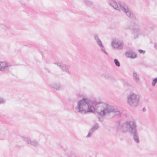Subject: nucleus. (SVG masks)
I'll return each instance as SVG.
<instances>
[{
  "label": "nucleus",
  "mask_w": 157,
  "mask_h": 157,
  "mask_svg": "<svg viewBox=\"0 0 157 157\" xmlns=\"http://www.w3.org/2000/svg\"><path fill=\"white\" fill-rule=\"evenodd\" d=\"M90 100L87 98H83L78 101L77 105L75 109L77 113L82 114H85L89 113H94L95 110L94 106L101 107L100 111H98L97 113L99 121L102 122L104 118L107 114L111 113H114L119 116H121L120 111L117 109H114L112 107L105 103H102L101 101H91L92 105L90 104Z\"/></svg>",
  "instance_id": "nucleus-1"
},
{
  "label": "nucleus",
  "mask_w": 157,
  "mask_h": 157,
  "mask_svg": "<svg viewBox=\"0 0 157 157\" xmlns=\"http://www.w3.org/2000/svg\"><path fill=\"white\" fill-rule=\"evenodd\" d=\"M117 128L118 130L123 133L128 132L130 136L132 137L135 142L137 143L140 142L137 125L134 121H126L124 123L119 124Z\"/></svg>",
  "instance_id": "nucleus-2"
},
{
  "label": "nucleus",
  "mask_w": 157,
  "mask_h": 157,
  "mask_svg": "<svg viewBox=\"0 0 157 157\" xmlns=\"http://www.w3.org/2000/svg\"><path fill=\"white\" fill-rule=\"evenodd\" d=\"M109 4L114 9L120 11V9L124 12L126 15L130 19L135 20L136 17L134 14L129 10L127 6L123 3H120L118 5L115 0H109Z\"/></svg>",
  "instance_id": "nucleus-3"
},
{
  "label": "nucleus",
  "mask_w": 157,
  "mask_h": 157,
  "mask_svg": "<svg viewBox=\"0 0 157 157\" xmlns=\"http://www.w3.org/2000/svg\"><path fill=\"white\" fill-rule=\"evenodd\" d=\"M139 96L134 93L130 94L128 97L127 102L132 107L137 106L139 103Z\"/></svg>",
  "instance_id": "nucleus-4"
},
{
  "label": "nucleus",
  "mask_w": 157,
  "mask_h": 157,
  "mask_svg": "<svg viewBox=\"0 0 157 157\" xmlns=\"http://www.w3.org/2000/svg\"><path fill=\"white\" fill-rule=\"evenodd\" d=\"M20 137L27 144H30L35 147H37L39 146L38 142L36 140H31L30 138L24 136H20Z\"/></svg>",
  "instance_id": "nucleus-5"
},
{
  "label": "nucleus",
  "mask_w": 157,
  "mask_h": 157,
  "mask_svg": "<svg viewBox=\"0 0 157 157\" xmlns=\"http://www.w3.org/2000/svg\"><path fill=\"white\" fill-rule=\"evenodd\" d=\"M112 46L114 48L121 49L123 48V42L120 40H114L112 42Z\"/></svg>",
  "instance_id": "nucleus-6"
},
{
  "label": "nucleus",
  "mask_w": 157,
  "mask_h": 157,
  "mask_svg": "<svg viewBox=\"0 0 157 157\" xmlns=\"http://www.w3.org/2000/svg\"><path fill=\"white\" fill-rule=\"evenodd\" d=\"M125 56L131 59H134L136 57L137 55L132 50H128L125 53Z\"/></svg>",
  "instance_id": "nucleus-7"
},
{
  "label": "nucleus",
  "mask_w": 157,
  "mask_h": 157,
  "mask_svg": "<svg viewBox=\"0 0 157 157\" xmlns=\"http://www.w3.org/2000/svg\"><path fill=\"white\" fill-rule=\"evenodd\" d=\"M55 64H57V66L59 67L63 71H64L68 73H69L68 69L69 66H66L65 65L59 63H55Z\"/></svg>",
  "instance_id": "nucleus-8"
},
{
  "label": "nucleus",
  "mask_w": 157,
  "mask_h": 157,
  "mask_svg": "<svg viewBox=\"0 0 157 157\" xmlns=\"http://www.w3.org/2000/svg\"><path fill=\"white\" fill-rule=\"evenodd\" d=\"M99 126L98 124H96L90 129L89 132L86 136V137L88 138L91 136L93 132L99 128Z\"/></svg>",
  "instance_id": "nucleus-9"
},
{
  "label": "nucleus",
  "mask_w": 157,
  "mask_h": 157,
  "mask_svg": "<svg viewBox=\"0 0 157 157\" xmlns=\"http://www.w3.org/2000/svg\"><path fill=\"white\" fill-rule=\"evenodd\" d=\"M101 76L111 81H114L115 80V78L113 76L106 72L103 73Z\"/></svg>",
  "instance_id": "nucleus-10"
},
{
  "label": "nucleus",
  "mask_w": 157,
  "mask_h": 157,
  "mask_svg": "<svg viewBox=\"0 0 157 157\" xmlns=\"http://www.w3.org/2000/svg\"><path fill=\"white\" fill-rule=\"evenodd\" d=\"M49 86L56 90H60L62 89V86L59 83H54L49 85Z\"/></svg>",
  "instance_id": "nucleus-11"
},
{
  "label": "nucleus",
  "mask_w": 157,
  "mask_h": 157,
  "mask_svg": "<svg viewBox=\"0 0 157 157\" xmlns=\"http://www.w3.org/2000/svg\"><path fill=\"white\" fill-rule=\"evenodd\" d=\"M132 26V29L133 30L134 34L135 35L136 34L137 36L138 35L139 29V25L136 23H134Z\"/></svg>",
  "instance_id": "nucleus-12"
},
{
  "label": "nucleus",
  "mask_w": 157,
  "mask_h": 157,
  "mask_svg": "<svg viewBox=\"0 0 157 157\" xmlns=\"http://www.w3.org/2000/svg\"><path fill=\"white\" fill-rule=\"evenodd\" d=\"M1 66V71H4L7 70L8 67L9 66L8 64L6 62H1L0 63Z\"/></svg>",
  "instance_id": "nucleus-13"
},
{
  "label": "nucleus",
  "mask_w": 157,
  "mask_h": 157,
  "mask_svg": "<svg viewBox=\"0 0 157 157\" xmlns=\"http://www.w3.org/2000/svg\"><path fill=\"white\" fill-rule=\"evenodd\" d=\"M133 78L136 82L138 81L139 79V75L135 71L133 72Z\"/></svg>",
  "instance_id": "nucleus-14"
},
{
  "label": "nucleus",
  "mask_w": 157,
  "mask_h": 157,
  "mask_svg": "<svg viewBox=\"0 0 157 157\" xmlns=\"http://www.w3.org/2000/svg\"><path fill=\"white\" fill-rule=\"evenodd\" d=\"M84 2L88 6H90L93 5V3L88 0H84Z\"/></svg>",
  "instance_id": "nucleus-15"
},
{
  "label": "nucleus",
  "mask_w": 157,
  "mask_h": 157,
  "mask_svg": "<svg viewBox=\"0 0 157 157\" xmlns=\"http://www.w3.org/2000/svg\"><path fill=\"white\" fill-rule=\"evenodd\" d=\"M114 62L116 66L118 67H119L120 66V63L117 59H114Z\"/></svg>",
  "instance_id": "nucleus-16"
},
{
  "label": "nucleus",
  "mask_w": 157,
  "mask_h": 157,
  "mask_svg": "<svg viewBox=\"0 0 157 157\" xmlns=\"http://www.w3.org/2000/svg\"><path fill=\"white\" fill-rule=\"evenodd\" d=\"M157 83V78H154L152 81V86H155V84Z\"/></svg>",
  "instance_id": "nucleus-17"
},
{
  "label": "nucleus",
  "mask_w": 157,
  "mask_h": 157,
  "mask_svg": "<svg viewBox=\"0 0 157 157\" xmlns=\"http://www.w3.org/2000/svg\"><path fill=\"white\" fill-rule=\"evenodd\" d=\"M100 46L101 47V51L103 52L105 54L107 55V53L105 51V48H104V47L103 45V44L102 45V46Z\"/></svg>",
  "instance_id": "nucleus-18"
},
{
  "label": "nucleus",
  "mask_w": 157,
  "mask_h": 157,
  "mask_svg": "<svg viewBox=\"0 0 157 157\" xmlns=\"http://www.w3.org/2000/svg\"><path fill=\"white\" fill-rule=\"evenodd\" d=\"M94 39L96 41L100 40L99 38L98 35L97 34H95L94 35Z\"/></svg>",
  "instance_id": "nucleus-19"
},
{
  "label": "nucleus",
  "mask_w": 157,
  "mask_h": 157,
  "mask_svg": "<svg viewBox=\"0 0 157 157\" xmlns=\"http://www.w3.org/2000/svg\"><path fill=\"white\" fill-rule=\"evenodd\" d=\"M99 46H102V44L100 40L96 41Z\"/></svg>",
  "instance_id": "nucleus-20"
},
{
  "label": "nucleus",
  "mask_w": 157,
  "mask_h": 157,
  "mask_svg": "<svg viewBox=\"0 0 157 157\" xmlns=\"http://www.w3.org/2000/svg\"><path fill=\"white\" fill-rule=\"evenodd\" d=\"M5 136L2 134L0 135V140H2L4 139Z\"/></svg>",
  "instance_id": "nucleus-21"
},
{
  "label": "nucleus",
  "mask_w": 157,
  "mask_h": 157,
  "mask_svg": "<svg viewBox=\"0 0 157 157\" xmlns=\"http://www.w3.org/2000/svg\"><path fill=\"white\" fill-rule=\"evenodd\" d=\"M138 52L140 53H144L145 52L143 50L139 49L138 50Z\"/></svg>",
  "instance_id": "nucleus-22"
},
{
  "label": "nucleus",
  "mask_w": 157,
  "mask_h": 157,
  "mask_svg": "<svg viewBox=\"0 0 157 157\" xmlns=\"http://www.w3.org/2000/svg\"><path fill=\"white\" fill-rule=\"evenodd\" d=\"M4 102V100L2 98H0V103H3Z\"/></svg>",
  "instance_id": "nucleus-23"
},
{
  "label": "nucleus",
  "mask_w": 157,
  "mask_h": 157,
  "mask_svg": "<svg viewBox=\"0 0 157 157\" xmlns=\"http://www.w3.org/2000/svg\"><path fill=\"white\" fill-rule=\"evenodd\" d=\"M146 109L145 108H144L143 109V112H145L146 111Z\"/></svg>",
  "instance_id": "nucleus-24"
},
{
  "label": "nucleus",
  "mask_w": 157,
  "mask_h": 157,
  "mask_svg": "<svg viewBox=\"0 0 157 157\" xmlns=\"http://www.w3.org/2000/svg\"><path fill=\"white\" fill-rule=\"evenodd\" d=\"M69 157H70V156H69Z\"/></svg>",
  "instance_id": "nucleus-25"
}]
</instances>
